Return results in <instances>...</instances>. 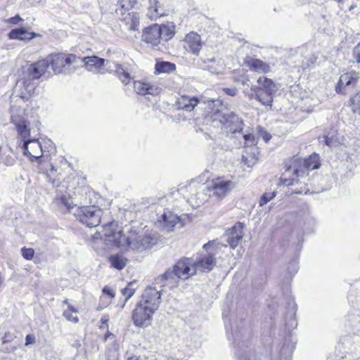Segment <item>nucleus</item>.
Returning <instances> with one entry per match:
<instances>
[{
    "instance_id": "nucleus-36",
    "label": "nucleus",
    "mask_w": 360,
    "mask_h": 360,
    "mask_svg": "<svg viewBox=\"0 0 360 360\" xmlns=\"http://www.w3.org/2000/svg\"><path fill=\"white\" fill-rule=\"evenodd\" d=\"M77 312H78V311L75 307L68 304V309L63 311V316L67 320L73 323H77L79 321L78 317L72 315V313Z\"/></svg>"
},
{
    "instance_id": "nucleus-14",
    "label": "nucleus",
    "mask_w": 360,
    "mask_h": 360,
    "mask_svg": "<svg viewBox=\"0 0 360 360\" xmlns=\"http://www.w3.org/2000/svg\"><path fill=\"white\" fill-rule=\"evenodd\" d=\"M160 30L159 25L158 24H153L146 27L142 32V41L153 47L158 46L162 43Z\"/></svg>"
},
{
    "instance_id": "nucleus-31",
    "label": "nucleus",
    "mask_w": 360,
    "mask_h": 360,
    "mask_svg": "<svg viewBox=\"0 0 360 360\" xmlns=\"http://www.w3.org/2000/svg\"><path fill=\"white\" fill-rule=\"evenodd\" d=\"M139 14L136 12H131L130 13L122 18L121 21L124 22L129 30L136 31L139 27Z\"/></svg>"
},
{
    "instance_id": "nucleus-56",
    "label": "nucleus",
    "mask_w": 360,
    "mask_h": 360,
    "mask_svg": "<svg viewBox=\"0 0 360 360\" xmlns=\"http://www.w3.org/2000/svg\"><path fill=\"white\" fill-rule=\"evenodd\" d=\"M105 322H106V320L103 319V323H105Z\"/></svg>"
},
{
    "instance_id": "nucleus-12",
    "label": "nucleus",
    "mask_w": 360,
    "mask_h": 360,
    "mask_svg": "<svg viewBox=\"0 0 360 360\" xmlns=\"http://www.w3.org/2000/svg\"><path fill=\"white\" fill-rule=\"evenodd\" d=\"M236 186V184L225 176H219L213 179L209 185L208 189L212 195L219 198H224Z\"/></svg>"
},
{
    "instance_id": "nucleus-45",
    "label": "nucleus",
    "mask_w": 360,
    "mask_h": 360,
    "mask_svg": "<svg viewBox=\"0 0 360 360\" xmlns=\"http://www.w3.org/2000/svg\"><path fill=\"white\" fill-rule=\"evenodd\" d=\"M323 141L330 148L335 147L338 145L336 140L333 136H329L328 135L323 136Z\"/></svg>"
},
{
    "instance_id": "nucleus-46",
    "label": "nucleus",
    "mask_w": 360,
    "mask_h": 360,
    "mask_svg": "<svg viewBox=\"0 0 360 360\" xmlns=\"http://www.w3.org/2000/svg\"><path fill=\"white\" fill-rule=\"evenodd\" d=\"M352 56L354 60L360 63V42L353 49Z\"/></svg>"
},
{
    "instance_id": "nucleus-38",
    "label": "nucleus",
    "mask_w": 360,
    "mask_h": 360,
    "mask_svg": "<svg viewBox=\"0 0 360 360\" xmlns=\"http://www.w3.org/2000/svg\"><path fill=\"white\" fill-rule=\"evenodd\" d=\"M352 109L354 113L360 115V94H357L350 99Z\"/></svg>"
},
{
    "instance_id": "nucleus-9",
    "label": "nucleus",
    "mask_w": 360,
    "mask_h": 360,
    "mask_svg": "<svg viewBox=\"0 0 360 360\" xmlns=\"http://www.w3.org/2000/svg\"><path fill=\"white\" fill-rule=\"evenodd\" d=\"M102 210L96 206L78 207L75 212V217L88 227L97 226L101 222Z\"/></svg>"
},
{
    "instance_id": "nucleus-50",
    "label": "nucleus",
    "mask_w": 360,
    "mask_h": 360,
    "mask_svg": "<svg viewBox=\"0 0 360 360\" xmlns=\"http://www.w3.org/2000/svg\"><path fill=\"white\" fill-rule=\"evenodd\" d=\"M21 20H22V18L18 15H16L15 16L10 18L9 19H8L6 20V22L10 23V24H12V25H16V24H18Z\"/></svg>"
},
{
    "instance_id": "nucleus-44",
    "label": "nucleus",
    "mask_w": 360,
    "mask_h": 360,
    "mask_svg": "<svg viewBox=\"0 0 360 360\" xmlns=\"http://www.w3.org/2000/svg\"><path fill=\"white\" fill-rule=\"evenodd\" d=\"M130 9L128 8H124L122 6H119L116 9V14L117 16L119 18V19L121 20L122 18H124V15H127V14L130 13L131 12H129Z\"/></svg>"
},
{
    "instance_id": "nucleus-52",
    "label": "nucleus",
    "mask_w": 360,
    "mask_h": 360,
    "mask_svg": "<svg viewBox=\"0 0 360 360\" xmlns=\"http://www.w3.org/2000/svg\"><path fill=\"white\" fill-rule=\"evenodd\" d=\"M127 360H145V359H141L140 357H138V356H131V357H129L127 359Z\"/></svg>"
},
{
    "instance_id": "nucleus-48",
    "label": "nucleus",
    "mask_w": 360,
    "mask_h": 360,
    "mask_svg": "<svg viewBox=\"0 0 360 360\" xmlns=\"http://www.w3.org/2000/svg\"><path fill=\"white\" fill-rule=\"evenodd\" d=\"M35 342V336L32 334L27 335L25 338V346L32 345Z\"/></svg>"
},
{
    "instance_id": "nucleus-10",
    "label": "nucleus",
    "mask_w": 360,
    "mask_h": 360,
    "mask_svg": "<svg viewBox=\"0 0 360 360\" xmlns=\"http://www.w3.org/2000/svg\"><path fill=\"white\" fill-rule=\"evenodd\" d=\"M211 119L213 120L214 122L218 120L221 125L233 134L240 131L243 129V121L233 112H217L212 115Z\"/></svg>"
},
{
    "instance_id": "nucleus-3",
    "label": "nucleus",
    "mask_w": 360,
    "mask_h": 360,
    "mask_svg": "<svg viewBox=\"0 0 360 360\" xmlns=\"http://www.w3.org/2000/svg\"><path fill=\"white\" fill-rule=\"evenodd\" d=\"M195 274L194 259L184 257L179 259L174 266L172 270H167L155 279V283L160 287L168 286L169 288L176 286L179 279H187Z\"/></svg>"
},
{
    "instance_id": "nucleus-32",
    "label": "nucleus",
    "mask_w": 360,
    "mask_h": 360,
    "mask_svg": "<svg viewBox=\"0 0 360 360\" xmlns=\"http://www.w3.org/2000/svg\"><path fill=\"white\" fill-rule=\"evenodd\" d=\"M259 86L252 87L255 89H262V91H267L268 93L274 94L276 91V87L274 82L266 78V77H259L257 80Z\"/></svg>"
},
{
    "instance_id": "nucleus-26",
    "label": "nucleus",
    "mask_w": 360,
    "mask_h": 360,
    "mask_svg": "<svg viewBox=\"0 0 360 360\" xmlns=\"http://www.w3.org/2000/svg\"><path fill=\"white\" fill-rule=\"evenodd\" d=\"M37 35L35 32H28L24 27L13 29L8 33V37L11 39L22 41H30Z\"/></svg>"
},
{
    "instance_id": "nucleus-7",
    "label": "nucleus",
    "mask_w": 360,
    "mask_h": 360,
    "mask_svg": "<svg viewBox=\"0 0 360 360\" xmlns=\"http://www.w3.org/2000/svg\"><path fill=\"white\" fill-rule=\"evenodd\" d=\"M156 243L157 238L150 234L131 236L124 235L122 239L118 241V248L125 250L142 252L150 249Z\"/></svg>"
},
{
    "instance_id": "nucleus-34",
    "label": "nucleus",
    "mask_w": 360,
    "mask_h": 360,
    "mask_svg": "<svg viewBox=\"0 0 360 360\" xmlns=\"http://www.w3.org/2000/svg\"><path fill=\"white\" fill-rule=\"evenodd\" d=\"M109 262L112 267L121 270L126 266L127 259L122 256L115 255L109 257Z\"/></svg>"
},
{
    "instance_id": "nucleus-21",
    "label": "nucleus",
    "mask_w": 360,
    "mask_h": 360,
    "mask_svg": "<svg viewBox=\"0 0 360 360\" xmlns=\"http://www.w3.org/2000/svg\"><path fill=\"white\" fill-rule=\"evenodd\" d=\"M48 67L49 62L46 61V59L37 61L30 65L25 75L36 81L45 73Z\"/></svg>"
},
{
    "instance_id": "nucleus-8",
    "label": "nucleus",
    "mask_w": 360,
    "mask_h": 360,
    "mask_svg": "<svg viewBox=\"0 0 360 360\" xmlns=\"http://www.w3.org/2000/svg\"><path fill=\"white\" fill-rule=\"evenodd\" d=\"M46 59L49 62V66L51 67L53 71L56 74H60L70 73L69 68L71 66L76 68L79 57L74 54L58 53L50 55Z\"/></svg>"
},
{
    "instance_id": "nucleus-53",
    "label": "nucleus",
    "mask_w": 360,
    "mask_h": 360,
    "mask_svg": "<svg viewBox=\"0 0 360 360\" xmlns=\"http://www.w3.org/2000/svg\"><path fill=\"white\" fill-rule=\"evenodd\" d=\"M64 304H66L68 306V304H70L69 302H68V300H65L64 302H63Z\"/></svg>"
},
{
    "instance_id": "nucleus-51",
    "label": "nucleus",
    "mask_w": 360,
    "mask_h": 360,
    "mask_svg": "<svg viewBox=\"0 0 360 360\" xmlns=\"http://www.w3.org/2000/svg\"><path fill=\"white\" fill-rule=\"evenodd\" d=\"M224 91L230 96H235L237 93V89L236 88H225L224 89Z\"/></svg>"
},
{
    "instance_id": "nucleus-6",
    "label": "nucleus",
    "mask_w": 360,
    "mask_h": 360,
    "mask_svg": "<svg viewBox=\"0 0 360 360\" xmlns=\"http://www.w3.org/2000/svg\"><path fill=\"white\" fill-rule=\"evenodd\" d=\"M219 241L212 240L203 245V249L205 250L207 254L201 255L199 258L194 259V267L195 269V274L198 271L209 272L216 264L215 255L217 254L218 250H221L222 247H226Z\"/></svg>"
},
{
    "instance_id": "nucleus-25",
    "label": "nucleus",
    "mask_w": 360,
    "mask_h": 360,
    "mask_svg": "<svg viewBox=\"0 0 360 360\" xmlns=\"http://www.w3.org/2000/svg\"><path fill=\"white\" fill-rule=\"evenodd\" d=\"M251 90L255 92V94H252L249 96L250 99L255 98L259 102H260L262 105L265 106L271 107V103L273 102V94L271 93H268L267 91H262V89H255L251 88Z\"/></svg>"
},
{
    "instance_id": "nucleus-4",
    "label": "nucleus",
    "mask_w": 360,
    "mask_h": 360,
    "mask_svg": "<svg viewBox=\"0 0 360 360\" xmlns=\"http://www.w3.org/2000/svg\"><path fill=\"white\" fill-rule=\"evenodd\" d=\"M49 167L46 172L47 179L53 186L59 188L57 197L60 203L70 210L74 204L72 195L75 194L72 190L75 188V185L77 183L76 180L68 177L64 179L63 182L59 183L61 179V173L58 171V169L52 164H50Z\"/></svg>"
},
{
    "instance_id": "nucleus-28",
    "label": "nucleus",
    "mask_w": 360,
    "mask_h": 360,
    "mask_svg": "<svg viewBox=\"0 0 360 360\" xmlns=\"http://www.w3.org/2000/svg\"><path fill=\"white\" fill-rule=\"evenodd\" d=\"M358 77V73L355 72H351L341 75L336 86V91L340 92L341 88L354 85Z\"/></svg>"
},
{
    "instance_id": "nucleus-29",
    "label": "nucleus",
    "mask_w": 360,
    "mask_h": 360,
    "mask_svg": "<svg viewBox=\"0 0 360 360\" xmlns=\"http://www.w3.org/2000/svg\"><path fill=\"white\" fill-rule=\"evenodd\" d=\"M0 163L6 166H12L15 163L13 150L10 147L0 146Z\"/></svg>"
},
{
    "instance_id": "nucleus-47",
    "label": "nucleus",
    "mask_w": 360,
    "mask_h": 360,
    "mask_svg": "<svg viewBox=\"0 0 360 360\" xmlns=\"http://www.w3.org/2000/svg\"><path fill=\"white\" fill-rule=\"evenodd\" d=\"M258 132L259 135L263 139V140L266 143H267L271 139V135L267 131L263 130L262 128H259Z\"/></svg>"
},
{
    "instance_id": "nucleus-15",
    "label": "nucleus",
    "mask_w": 360,
    "mask_h": 360,
    "mask_svg": "<svg viewBox=\"0 0 360 360\" xmlns=\"http://www.w3.org/2000/svg\"><path fill=\"white\" fill-rule=\"evenodd\" d=\"M244 225L238 222L226 231V242L233 249L236 248L243 237Z\"/></svg>"
},
{
    "instance_id": "nucleus-24",
    "label": "nucleus",
    "mask_w": 360,
    "mask_h": 360,
    "mask_svg": "<svg viewBox=\"0 0 360 360\" xmlns=\"http://www.w3.org/2000/svg\"><path fill=\"white\" fill-rule=\"evenodd\" d=\"M198 103L199 99L198 97L187 95L181 96L176 101L178 108L187 112L192 111Z\"/></svg>"
},
{
    "instance_id": "nucleus-41",
    "label": "nucleus",
    "mask_w": 360,
    "mask_h": 360,
    "mask_svg": "<svg viewBox=\"0 0 360 360\" xmlns=\"http://www.w3.org/2000/svg\"><path fill=\"white\" fill-rule=\"evenodd\" d=\"M105 62V61L103 58H100V61H96V63H95V65L93 67L94 70H92L91 72L104 73Z\"/></svg>"
},
{
    "instance_id": "nucleus-40",
    "label": "nucleus",
    "mask_w": 360,
    "mask_h": 360,
    "mask_svg": "<svg viewBox=\"0 0 360 360\" xmlns=\"http://www.w3.org/2000/svg\"><path fill=\"white\" fill-rule=\"evenodd\" d=\"M275 197V193H264L260 198L259 205L260 207L264 206L267 202H269L271 200H272Z\"/></svg>"
},
{
    "instance_id": "nucleus-30",
    "label": "nucleus",
    "mask_w": 360,
    "mask_h": 360,
    "mask_svg": "<svg viewBox=\"0 0 360 360\" xmlns=\"http://www.w3.org/2000/svg\"><path fill=\"white\" fill-rule=\"evenodd\" d=\"M162 41H167L175 34L176 25L172 22L159 25Z\"/></svg>"
},
{
    "instance_id": "nucleus-11",
    "label": "nucleus",
    "mask_w": 360,
    "mask_h": 360,
    "mask_svg": "<svg viewBox=\"0 0 360 360\" xmlns=\"http://www.w3.org/2000/svg\"><path fill=\"white\" fill-rule=\"evenodd\" d=\"M207 186L204 184H197L195 181H191L188 186L189 195L187 198L188 202L193 207H198L204 204L208 199L206 193Z\"/></svg>"
},
{
    "instance_id": "nucleus-2",
    "label": "nucleus",
    "mask_w": 360,
    "mask_h": 360,
    "mask_svg": "<svg viewBox=\"0 0 360 360\" xmlns=\"http://www.w3.org/2000/svg\"><path fill=\"white\" fill-rule=\"evenodd\" d=\"M160 302V292L155 288H147L132 311L131 319L134 326L143 328L151 325L153 314Z\"/></svg>"
},
{
    "instance_id": "nucleus-33",
    "label": "nucleus",
    "mask_w": 360,
    "mask_h": 360,
    "mask_svg": "<svg viewBox=\"0 0 360 360\" xmlns=\"http://www.w3.org/2000/svg\"><path fill=\"white\" fill-rule=\"evenodd\" d=\"M176 70V65L171 62L167 61H160L157 62L155 67V75H160L161 73H171Z\"/></svg>"
},
{
    "instance_id": "nucleus-16",
    "label": "nucleus",
    "mask_w": 360,
    "mask_h": 360,
    "mask_svg": "<svg viewBox=\"0 0 360 360\" xmlns=\"http://www.w3.org/2000/svg\"><path fill=\"white\" fill-rule=\"evenodd\" d=\"M179 222V217L177 214L169 210H165L157 221V226L164 231L169 232L173 231L175 225Z\"/></svg>"
},
{
    "instance_id": "nucleus-54",
    "label": "nucleus",
    "mask_w": 360,
    "mask_h": 360,
    "mask_svg": "<svg viewBox=\"0 0 360 360\" xmlns=\"http://www.w3.org/2000/svg\"><path fill=\"white\" fill-rule=\"evenodd\" d=\"M105 322H106V320L103 319V323H105Z\"/></svg>"
},
{
    "instance_id": "nucleus-55",
    "label": "nucleus",
    "mask_w": 360,
    "mask_h": 360,
    "mask_svg": "<svg viewBox=\"0 0 360 360\" xmlns=\"http://www.w3.org/2000/svg\"><path fill=\"white\" fill-rule=\"evenodd\" d=\"M105 322H106V320L103 319V323H105Z\"/></svg>"
},
{
    "instance_id": "nucleus-20",
    "label": "nucleus",
    "mask_w": 360,
    "mask_h": 360,
    "mask_svg": "<svg viewBox=\"0 0 360 360\" xmlns=\"http://www.w3.org/2000/svg\"><path fill=\"white\" fill-rule=\"evenodd\" d=\"M244 64L250 70L258 73H267L271 71V68L268 63L252 56H247L244 60Z\"/></svg>"
},
{
    "instance_id": "nucleus-49",
    "label": "nucleus",
    "mask_w": 360,
    "mask_h": 360,
    "mask_svg": "<svg viewBox=\"0 0 360 360\" xmlns=\"http://www.w3.org/2000/svg\"><path fill=\"white\" fill-rule=\"evenodd\" d=\"M103 293L108 295L111 298L115 297V292L113 290L108 286H105L103 288Z\"/></svg>"
},
{
    "instance_id": "nucleus-27",
    "label": "nucleus",
    "mask_w": 360,
    "mask_h": 360,
    "mask_svg": "<svg viewBox=\"0 0 360 360\" xmlns=\"http://www.w3.org/2000/svg\"><path fill=\"white\" fill-rule=\"evenodd\" d=\"M205 68L212 74H221L225 70V63L223 59L219 58H211L207 60Z\"/></svg>"
},
{
    "instance_id": "nucleus-1",
    "label": "nucleus",
    "mask_w": 360,
    "mask_h": 360,
    "mask_svg": "<svg viewBox=\"0 0 360 360\" xmlns=\"http://www.w3.org/2000/svg\"><path fill=\"white\" fill-rule=\"evenodd\" d=\"M10 113L11 122L15 124L18 135L23 141L24 154L30 156L31 159H39L43 155L44 150L41 143L37 139H30V122L27 120L25 109L20 107L11 106Z\"/></svg>"
},
{
    "instance_id": "nucleus-23",
    "label": "nucleus",
    "mask_w": 360,
    "mask_h": 360,
    "mask_svg": "<svg viewBox=\"0 0 360 360\" xmlns=\"http://www.w3.org/2000/svg\"><path fill=\"white\" fill-rule=\"evenodd\" d=\"M163 8L160 6L158 0H148L147 6L146 16L152 20H155L158 18L166 15Z\"/></svg>"
},
{
    "instance_id": "nucleus-35",
    "label": "nucleus",
    "mask_w": 360,
    "mask_h": 360,
    "mask_svg": "<svg viewBox=\"0 0 360 360\" xmlns=\"http://www.w3.org/2000/svg\"><path fill=\"white\" fill-rule=\"evenodd\" d=\"M96 61H100V58L93 56H88L84 58H80L78 61V65H77V67H79L80 64L84 63V65L88 71L91 72L92 70H94V66L95 65V63Z\"/></svg>"
},
{
    "instance_id": "nucleus-19",
    "label": "nucleus",
    "mask_w": 360,
    "mask_h": 360,
    "mask_svg": "<svg viewBox=\"0 0 360 360\" xmlns=\"http://www.w3.org/2000/svg\"><path fill=\"white\" fill-rule=\"evenodd\" d=\"M184 46L187 51L198 55L202 46L200 36L193 32L188 33L184 39Z\"/></svg>"
},
{
    "instance_id": "nucleus-18",
    "label": "nucleus",
    "mask_w": 360,
    "mask_h": 360,
    "mask_svg": "<svg viewBox=\"0 0 360 360\" xmlns=\"http://www.w3.org/2000/svg\"><path fill=\"white\" fill-rule=\"evenodd\" d=\"M103 232L105 240L109 243H112L117 247H118V241L121 240L124 237L122 231L118 230L117 225L114 222L105 225Z\"/></svg>"
},
{
    "instance_id": "nucleus-22",
    "label": "nucleus",
    "mask_w": 360,
    "mask_h": 360,
    "mask_svg": "<svg viewBox=\"0 0 360 360\" xmlns=\"http://www.w3.org/2000/svg\"><path fill=\"white\" fill-rule=\"evenodd\" d=\"M111 68L112 66H109V68ZM112 68L113 70H112L115 72V74L117 76L123 84L127 85L130 82L132 79L131 76V68H130L128 65H120L113 63Z\"/></svg>"
},
{
    "instance_id": "nucleus-5",
    "label": "nucleus",
    "mask_w": 360,
    "mask_h": 360,
    "mask_svg": "<svg viewBox=\"0 0 360 360\" xmlns=\"http://www.w3.org/2000/svg\"><path fill=\"white\" fill-rule=\"evenodd\" d=\"M320 166L319 157L314 153L308 158L302 159L298 156H293L285 162V175L295 177L304 176L309 171L318 169Z\"/></svg>"
},
{
    "instance_id": "nucleus-13",
    "label": "nucleus",
    "mask_w": 360,
    "mask_h": 360,
    "mask_svg": "<svg viewBox=\"0 0 360 360\" xmlns=\"http://www.w3.org/2000/svg\"><path fill=\"white\" fill-rule=\"evenodd\" d=\"M36 88V81L25 75L17 82L15 91L18 93L21 98L27 100L35 95Z\"/></svg>"
},
{
    "instance_id": "nucleus-39",
    "label": "nucleus",
    "mask_w": 360,
    "mask_h": 360,
    "mask_svg": "<svg viewBox=\"0 0 360 360\" xmlns=\"http://www.w3.org/2000/svg\"><path fill=\"white\" fill-rule=\"evenodd\" d=\"M243 138L245 146H255L257 143L256 136L252 134H244Z\"/></svg>"
},
{
    "instance_id": "nucleus-42",
    "label": "nucleus",
    "mask_w": 360,
    "mask_h": 360,
    "mask_svg": "<svg viewBox=\"0 0 360 360\" xmlns=\"http://www.w3.org/2000/svg\"><path fill=\"white\" fill-rule=\"evenodd\" d=\"M21 253L22 257L27 259L30 260L33 258L34 251L32 248H22L21 249Z\"/></svg>"
},
{
    "instance_id": "nucleus-17",
    "label": "nucleus",
    "mask_w": 360,
    "mask_h": 360,
    "mask_svg": "<svg viewBox=\"0 0 360 360\" xmlns=\"http://www.w3.org/2000/svg\"><path fill=\"white\" fill-rule=\"evenodd\" d=\"M134 88L136 94L142 96H155L160 92V88L155 84L141 80L135 81Z\"/></svg>"
},
{
    "instance_id": "nucleus-37",
    "label": "nucleus",
    "mask_w": 360,
    "mask_h": 360,
    "mask_svg": "<svg viewBox=\"0 0 360 360\" xmlns=\"http://www.w3.org/2000/svg\"><path fill=\"white\" fill-rule=\"evenodd\" d=\"M135 289L133 288V284L129 283L128 285L122 290V294L125 297L124 302L121 306V309H123L127 302L134 295Z\"/></svg>"
},
{
    "instance_id": "nucleus-43",
    "label": "nucleus",
    "mask_w": 360,
    "mask_h": 360,
    "mask_svg": "<svg viewBox=\"0 0 360 360\" xmlns=\"http://www.w3.org/2000/svg\"><path fill=\"white\" fill-rule=\"evenodd\" d=\"M135 1L134 0H120L119 6H122L124 8L131 9L133 8Z\"/></svg>"
}]
</instances>
